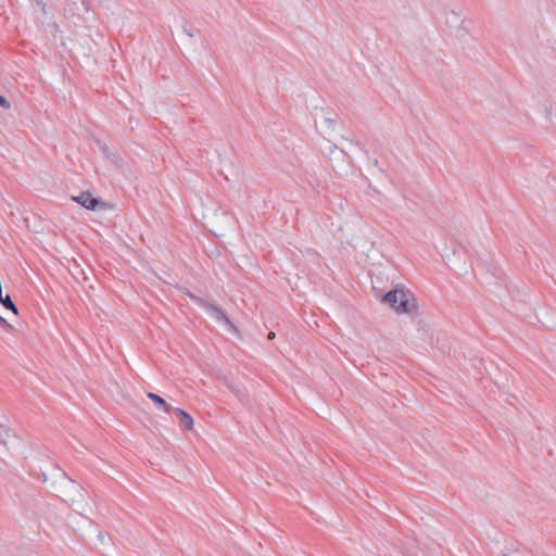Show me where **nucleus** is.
Segmentation results:
<instances>
[{"label":"nucleus","mask_w":556,"mask_h":556,"mask_svg":"<svg viewBox=\"0 0 556 556\" xmlns=\"http://www.w3.org/2000/svg\"><path fill=\"white\" fill-rule=\"evenodd\" d=\"M54 479L52 483L53 490L56 495L66 502L75 503L83 498V488L67 477L61 469L56 468L52 472Z\"/></svg>","instance_id":"f257e3e1"},{"label":"nucleus","mask_w":556,"mask_h":556,"mask_svg":"<svg viewBox=\"0 0 556 556\" xmlns=\"http://www.w3.org/2000/svg\"><path fill=\"white\" fill-rule=\"evenodd\" d=\"M383 302L397 313H409L416 305L412 294L403 289H394L383 295Z\"/></svg>","instance_id":"f03ea898"},{"label":"nucleus","mask_w":556,"mask_h":556,"mask_svg":"<svg viewBox=\"0 0 556 556\" xmlns=\"http://www.w3.org/2000/svg\"><path fill=\"white\" fill-rule=\"evenodd\" d=\"M203 306L206 311V313L214 318L217 321H224L229 329L236 330V327L231 324V321L228 319V317L225 315V313L217 306L210 304V303H203Z\"/></svg>","instance_id":"7ed1b4c3"},{"label":"nucleus","mask_w":556,"mask_h":556,"mask_svg":"<svg viewBox=\"0 0 556 556\" xmlns=\"http://www.w3.org/2000/svg\"><path fill=\"white\" fill-rule=\"evenodd\" d=\"M147 396L154 403L155 407L159 410H162L164 413H172V410L174 409V407L169 405L163 397L153 392H149Z\"/></svg>","instance_id":"20e7f679"},{"label":"nucleus","mask_w":556,"mask_h":556,"mask_svg":"<svg viewBox=\"0 0 556 556\" xmlns=\"http://www.w3.org/2000/svg\"><path fill=\"white\" fill-rule=\"evenodd\" d=\"M73 200L88 210H94L98 204V200L88 192H83L78 197H74Z\"/></svg>","instance_id":"39448f33"},{"label":"nucleus","mask_w":556,"mask_h":556,"mask_svg":"<svg viewBox=\"0 0 556 556\" xmlns=\"http://www.w3.org/2000/svg\"><path fill=\"white\" fill-rule=\"evenodd\" d=\"M172 412H174L178 416L181 427H184L187 430H191L193 428L194 421L190 414H188L181 408L175 407Z\"/></svg>","instance_id":"423d86ee"},{"label":"nucleus","mask_w":556,"mask_h":556,"mask_svg":"<svg viewBox=\"0 0 556 556\" xmlns=\"http://www.w3.org/2000/svg\"><path fill=\"white\" fill-rule=\"evenodd\" d=\"M446 22L448 24H458L462 22V10L457 8L450 10L446 16Z\"/></svg>","instance_id":"0eeeda50"},{"label":"nucleus","mask_w":556,"mask_h":556,"mask_svg":"<svg viewBox=\"0 0 556 556\" xmlns=\"http://www.w3.org/2000/svg\"><path fill=\"white\" fill-rule=\"evenodd\" d=\"M505 556H533L531 555L529 552L527 551H515L508 555H505Z\"/></svg>","instance_id":"6e6552de"},{"label":"nucleus","mask_w":556,"mask_h":556,"mask_svg":"<svg viewBox=\"0 0 556 556\" xmlns=\"http://www.w3.org/2000/svg\"><path fill=\"white\" fill-rule=\"evenodd\" d=\"M37 5L42 10L43 13L47 11V5L42 0H36Z\"/></svg>","instance_id":"1a4fd4ad"},{"label":"nucleus","mask_w":556,"mask_h":556,"mask_svg":"<svg viewBox=\"0 0 556 556\" xmlns=\"http://www.w3.org/2000/svg\"><path fill=\"white\" fill-rule=\"evenodd\" d=\"M0 106H3V108H9L10 106V104L8 103L5 98H3L2 96H0Z\"/></svg>","instance_id":"9d476101"},{"label":"nucleus","mask_w":556,"mask_h":556,"mask_svg":"<svg viewBox=\"0 0 556 556\" xmlns=\"http://www.w3.org/2000/svg\"><path fill=\"white\" fill-rule=\"evenodd\" d=\"M324 122L328 125L329 128H332L334 125V122L330 117H325Z\"/></svg>","instance_id":"9b49d317"},{"label":"nucleus","mask_w":556,"mask_h":556,"mask_svg":"<svg viewBox=\"0 0 556 556\" xmlns=\"http://www.w3.org/2000/svg\"><path fill=\"white\" fill-rule=\"evenodd\" d=\"M0 326H2L4 328H10L11 327V325L8 324V321L3 317H1V316H0Z\"/></svg>","instance_id":"f8f14e48"},{"label":"nucleus","mask_w":556,"mask_h":556,"mask_svg":"<svg viewBox=\"0 0 556 556\" xmlns=\"http://www.w3.org/2000/svg\"><path fill=\"white\" fill-rule=\"evenodd\" d=\"M184 31H185V34H186L187 36H189V37H192V36H193V34H192V33H190V30H188L187 28H185V29H184Z\"/></svg>","instance_id":"ddd939ff"},{"label":"nucleus","mask_w":556,"mask_h":556,"mask_svg":"<svg viewBox=\"0 0 556 556\" xmlns=\"http://www.w3.org/2000/svg\"><path fill=\"white\" fill-rule=\"evenodd\" d=\"M274 338H275V332H270V333L268 334V339H274Z\"/></svg>","instance_id":"4468645a"},{"label":"nucleus","mask_w":556,"mask_h":556,"mask_svg":"<svg viewBox=\"0 0 556 556\" xmlns=\"http://www.w3.org/2000/svg\"><path fill=\"white\" fill-rule=\"evenodd\" d=\"M42 480H43V481H47V480H48V477H47V475H46V473H42Z\"/></svg>","instance_id":"2eb2a0df"}]
</instances>
